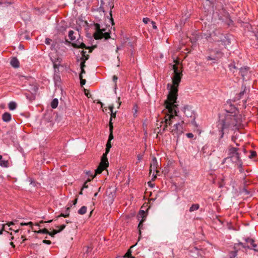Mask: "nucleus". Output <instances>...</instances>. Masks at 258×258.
Instances as JSON below:
<instances>
[{
	"instance_id": "6e6552de",
	"label": "nucleus",
	"mask_w": 258,
	"mask_h": 258,
	"mask_svg": "<svg viewBox=\"0 0 258 258\" xmlns=\"http://www.w3.org/2000/svg\"><path fill=\"white\" fill-rule=\"evenodd\" d=\"M244 240L246 242L245 243L242 242L235 243V248H236L237 246H239V245H240L245 249H253L254 251H258V250L255 249V247L257 246V245L255 243V240L254 239L251 238L247 237L244 238Z\"/></svg>"
},
{
	"instance_id": "cd10ccee",
	"label": "nucleus",
	"mask_w": 258,
	"mask_h": 258,
	"mask_svg": "<svg viewBox=\"0 0 258 258\" xmlns=\"http://www.w3.org/2000/svg\"><path fill=\"white\" fill-rule=\"evenodd\" d=\"M17 107V103L14 101H11L9 103V108L11 110H15Z\"/></svg>"
},
{
	"instance_id": "a18cd8bd",
	"label": "nucleus",
	"mask_w": 258,
	"mask_h": 258,
	"mask_svg": "<svg viewBox=\"0 0 258 258\" xmlns=\"http://www.w3.org/2000/svg\"><path fill=\"white\" fill-rule=\"evenodd\" d=\"M150 21V20L148 18H144L143 19V22L146 24H147Z\"/></svg>"
},
{
	"instance_id": "bf43d9fd",
	"label": "nucleus",
	"mask_w": 258,
	"mask_h": 258,
	"mask_svg": "<svg viewBox=\"0 0 258 258\" xmlns=\"http://www.w3.org/2000/svg\"><path fill=\"white\" fill-rule=\"evenodd\" d=\"M118 105L117 106V108H119L120 105H121V102L119 101V100H120V98L119 97L118 98Z\"/></svg>"
},
{
	"instance_id": "79ce46f5",
	"label": "nucleus",
	"mask_w": 258,
	"mask_h": 258,
	"mask_svg": "<svg viewBox=\"0 0 258 258\" xmlns=\"http://www.w3.org/2000/svg\"><path fill=\"white\" fill-rule=\"evenodd\" d=\"M56 42H53L51 45V46H50V49L53 50H56Z\"/></svg>"
},
{
	"instance_id": "f704fd0d",
	"label": "nucleus",
	"mask_w": 258,
	"mask_h": 258,
	"mask_svg": "<svg viewBox=\"0 0 258 258\" xmlns=\"http://www.w3.org/2000/svg\"><path fill=\"white\" fill-rule=\"evenodd\" d=\"M83 76L79 75V78L80 80V85L81 87H83L86 83V80L83 79Z\"/></svg>"
},
{
	"instance_id": "2f4dec72",
	"label": "nucleus",
	"mask_w": 258,
	"mask_h": 258,
	"mask_svg": "<svg viewBox=\"0 0 258 258\" xmlns=\"http://www.w3.org/2000/svg\"><path fill=\"white\" fill-rule=\"evenodd\" d=\"M19 61L16 57H13L10 61V64H19Z\"/></svg>"
},
{
	"instance_id": "bb28decb",
	"label": "nucleus",
	"mask_w": 258,
	"mask_h": 258,
	"mask_svg": "<svg viewBox=\"0 0 258 258\" xmlns=\"http://www.w3.org/2000/svg\"><path fill=\"white\" fill-rule=\"evenodd\" d=\"M200 208V205L198 204H192L189 209L190 212H194L198 210Z\"/></svg>"
},
{
	"instance_id": "4c0bfd02",
	"label": "nucleus",
	"mask_w": 258,
	"mask_h": 258,
	"mask_svg": "<svg viewBox=\"0 0 258 258\" xmlns=\"http://www.w3.org/2000/svg\"><path fill=\"white\" fill-rule=\"evenodd\" d=\"M60 66L62 67L63 66H53L54 73L59 74V67H60Z\"/></svg>"
},
{
	"instance_id": "09e8293b",
	"label": "nucleus",
	"mask_w": 258,
	"mask_h": 258,
	"mask_svg": "<svg viewBox=\"0 0 258 258\" xmlns=\"http://www.w3.org/2000/svg\"><path fill=\"white\" fill-rule=\"evenodd\" d=\"M42 242L44 244H50L51 243V242L50 240H43Z\"/></svg>"
},
{
	"instance_id": "5fc2aeb1",
	"label": "nucleus",
	"mask_w": 258,
	"mask_h": 258,
	"mask_svg": "<svg viewBox=\"0 0 258 258\" xmlns=\"http://www.w3.org/2000/svg\"><path fill=\"white\" fill-rule=\"evenodd\" d=\"M230 68V70H232V69H238L236 66L233 65V66H229Z\"/></svg>"
},
{
	"instance_id": "393cba45",
	"label": "nucleus",
	"mask_w": 258,
	"mask_h": 258,
	"mask_svg": "<svg viewBox=\"0 0 258 258\" xmlns=\"http://www.w3.org/2000/svg\"><path fill=\"white\" fill-rule=\"evenodd\" d=\"M53 80L55 85H57V83H59L61 80L60 76L59 74L56 73H54L53 76Z\"/></svg>"
},
{
	"instance_id": "72a5a7b5",
	"label": "nucleus",
	"mask_w": 258,
	"mask_h": 258,
	"mask_svg": "<svg viewBox=\"0 0 258 258\" xmlns=\"http://www.w3.org/2000/svg\"><path fill=\"white\" fill-rule=\"evenodd\" d=\"M37 233H42V234H48L49 233L48 230L47 229L44 228L43 229H40L38 231H36Z\"/></svg>"
},
{
	"instance_id": "ddd939ff",
	"label": "nucleus",
	"mask_w": 258,
	"mask_h": 258,
	"mask_svg": "<svg viewBox=\"0 0 258 258\" xmlns=\"http://www.w3.org/2000/svg\"><path fill=\"white\" fill-rule=\"evenodd\" d=\"M49 56L53 64H60L61 58L58 56V54L56 52L50 53Z\"/></svg>"
},
{
	"instance_id": "e2e57ef3",
	"label": "nucleus",
	"mask_w": 258,
	"mask_h": 258,
	"mask_svg": "<svg viewBox=\"0 0 258 258\" xmlns=\"http://www.w3.org/2000/svg\"><path fill=\"white\" fill-rule=\"evenodd\" d=\"M10 245H12V246L14 248L15 247V245H14V244L13 242H10Z\"/></svg>"
},
{
	"instance_id": "a211bd4d",
	"label": "nucleus",
	"mask_w": 258,
	"mask_h": 258,
	"mask_svg": "<svg viewBox=\"0 0 258 258\" xmlns=\"http://www.w3.org/2000/svg\"><path fill=\"white\" fill-rule=\"evenodd\" d=\"M12 118L11 114L9 112H5L2 115V119L5 122H9Z\"/></svg>"
},
{
	"instance_id": "f03ea898",
	"label": "nucleus",
	"mask_w": 258,
	"mask_h": 258,
	"mask_svg": "<svg viewBox=\"0 0 258 258\" xmlns=\"http://www.w3.org/2000/svg\"><path fill=\"white\" fill-rule=\"evenodd\" d=\"M171 70H173L172 84L168 83L167 88L169 90L168 99L171 101L177 100L178 91V86L182 77L183 68L179 66H171Z\"/></svg>"
},
{
	"instance_id": "603ef678",
	"label": "nucleus",
	"mask_w": 258,
	"mask_h": 258,
	"mask_svg": "<svg viewBox=\"0 0 258 258\" xmlns=\"http://www.w3.org/2000/svg\"><path fill=\"white\" fill-rule=\"evenodd\" d=\"M151 24L152 25L153 28L154 29H157V27L156 25V23L154 21H151Z\"/></svg>"
},
{
	"instance_id": "412c9836",
	"label": "nucleus",
	"mask_w": 258,
	"mask_h": 258,
	"mask_svg": "<svg viewBox=\"0 0 258 258\" xmlns=\"http://www.w3.org/2000/svg\"><path fill=\"white\" fill-rule=\"evenodd\" d=\"M113 108H114V106L113 105L110 106L109 107V109L110 110V111L111 112V114H110V120H109V123L110 122V121L112 122V118H115L116 117V111H113Z\"/></svg>"
},
{
	"instance_id": "774afa93",
	"label": "nucleus",
	"mask_w": 258,
	"mask_h": 258,
	"mask_svg": "<svg viewBox=\"0 0 258 258\" xmlns=\"http://www.w3.org/2000/svg\"><path fill=\"white\" fill-rule=\"evenodd\" d=\"M97 195H98V192H96V193L94 194V197H97Z\"/></svg>"
},
{
	"instance_id": "58836bf2",
	"label": "nucleus",
	"mask_w": 258,
	"mask_h": 258,
	"mask_svg": "<svg viewBox=\"0 0 258 258\" xmlns=\"http://www.w3.org/2000/svg\"><path fill=\"white\" fill-rule=\"evenodd\" d=\"M256 155V153L254 151H250V154L248 156L250 159L255 157Z\"/></svg>"
},
{
	"instance_id": "c756f323",
	"label": "nucleus",
	"mask_w": 258,
	"mask_h": 258,
	"mask_svg": "<svg viewBox=\"0 0 258 258\" xmlns=\"http://www.w3.org/2000/svg\"><path fill=\"white\" fill-rule=\"evenodd\" d=\"M71 207V206L70 207H69L67 208L66 210V212H65V214H62L61 213L59 216H58V217H69V212H70V207Z\"/></svg>"
},
{
	"instance_id": "8fccbe9b",
	"label": "nucleus",
	"mask_w": 258,
	"mask_h": 258,
	"mask_svg": "<svg viewBox=\"0 0 258 258\" xmlns=\"http://www.w3.org/2000/svg\"><path fill=\"white\" fill-rule=\"evenodd\" d=\"M85 251L86 252H89V251H91L92 249V248L91 247H89V246H86L85 247Z\"/></svg>"
},
{
	"instance_id": "9b49d317",
	"label": "nucleus",
	"mask_w": 258,
	"mask_h": 258,
	"mask_svg": "<svg viewBox=\"0 0 258 258\" xmlns=\"http://www.w3.org/2000/svg\"><path fill=\"white\" fill-rule=\"evenodd\" d=\"M146 214L144 210H140L138 215V219L140 220V223L138 225L140 235L141 234V230L143 228V222L146 219Z\"/></svg>"
},
{
	"instance_id": "69168bd1",
	"label": "nucleus",
	"mask_w": 258,
	"mask_h": 258,
	"mask_svg": "<svg viewBox=\"0 0 258 258\" xmlns=\"http://www.w3.org/2000/svg\"><path fill=\"white\" fill-rule=\"evenodd\" d=\"M244 190L245 194H249L248 191L246 189H244Z\"/></svg>"
},
{
	"instance_id": "2eb2a0df",
	"label": "nucleus",
	"mask_w": 258,
	"mask_h": 258,
	"mask_svg": "<svg viewBox=\"0 0 258 258\" xmlns=\"http://www.w3.org/2000/svg\"><path fill=\"white\" fill-rule=\"evenodd\" d=\"M247 91L248 92L249 91V89H247L245 84H242L241 87V91L237 95V99H240L242 98L244 94L247 93Z\"/></svg>"
},
{
	"instance_id": "473e14b6",
	"label": "nucleus",
	"mask_w": 258,
	"mask_h": 258,
	"mask_svg": "<svg viewBox=\"0 0 258 258\" xmlns=\"http://www.w3.org/2000/svg\"><path fill=\"white\" fill-rule=\"evenodd\" d=\"M133 110L134 116L135 117H136L137 116V112L138 111V106L137 105H135L134 106Z\"/></svg>"
},
{
	"instance_id": "49530a36",
	"label": "nucleus",
	"mask_w": 258,
	"mask_h": 258,
	"mask_svg": "<svg viewBox=\"0 0 258 258\" xmlns=\"http://www.w3.org/2000/svg\"><path fill=\"white\" fill-rule=\"evenodd\" d=\"M5 226L4 224H0V234L3 233V231L4 230Z\"/></svg>"
},
{
	"instance_id": "423d86ee",
	"label": "nucleus",
	"mask_w": 258,
	"mask_h": 258,
	"mask_svg": "<svg viewBox=\"0 0 258 258\" xmlns=\"http://www.w3.org/2000/svg\"><path fill=\"white\" fill-rule=\"evenodd\" d=\"M114 5L113 3L110 2L109 0H101L100 6L98 10L99 12H105L108 10H110L109 15L110 16V20L112 22V24L113 25V19L112 17V11L111 10L113 8Z\"/></svg>"
},
{
	"instance_id": "20e7f679",
	"label": "nucleus",
	"mask_w": 258,
	"mask_h": 258,
	"mask_svg": "<svg viewBox=\"0 0 258 258\" xmlns=\"http://www.w3.org/2000/svg\"><path fill=\"white\" fill-rule=\"evenodd\" d=\"M68 36L70 40L73 41L72 45L74 47L85 49L81 51L82 61L80 64H85V60H87L89 58L88 54L92 51L93 49L96 47V46L92 47L86 46L83 43V39L80 37L78 31H74L73 30H70L69 32Z\"/></svg>"
},
{
	"instance_id": "c03bdc74",
	"label": "nucleus",
	"mask_w": 258,
	"mask_h": 258,
	"mask_svg": "<svg viewBox=\"0 0 258 258\" xmlns=\"http://www.w3.org/2000/svg\"><path fill=\"white\" fill-rule=\"evenodd\" d=\"M51 41H52V40L51 39H50L49 38H47L45 39V43L47 45H49V44H50Z\"/></svg>"
},
{
	"instance_id": "b1692460",
	"label": "nucleus",
	"mask_w": 258,
	"mask_h": 258,
	"mask_svg": "<svg viewBox=\"0 0 258 258\" xmlns=\"http://www.w3.org/2000/svg\"><path fill=\"white\" fill-rule=\"evenodd\" d=\"M135 246V245H133L127 251V252H126V253L125 254V255L123 256V257L124 258H126V257H130V258H136L135 256H133L132 255V250H131V248L134 247Z\"/></svg>"
},
{
	"instance_id": "4468645a",
	"label": "nucleus",
	"mask_w": 258,
	"mask_h": 258,
	"mask_svg": "<svg viewBox=\"0 0 258 258\" xmlns=\"http://www.w3.org/2000/svg\"><path fill=\"white\" fill-rule=\"evenodd\" d=\"M223 55V53L221 51H217L215 53V56H213L212 54L210 56H208L207 57V60H215L213 62L216 63L217 62V61Z\"/></svg>"
},
{
	"instance_id": "f257e3e1",
	"label": "nucleus",
	"mask_w": 258,
	"mask_h": 258,
	"mask_svg": "<svg viewBox=\"0 0 258 258\" xmlns=\"http://www.w3.org/2000/svg\"><path fill=\"white\" fill-rule=\"evenodd\" d=\"M224 107V112L220 114L217 124L220 139L223 137L225 132L238 130L241 124V118L236 115L237 109L235 106L227 102Z\"/></svg>"
},
{
	"instance_id": "052dcab7",
	"label": "nucleus",
	"mask_w": 258,
	"mask_h": 258,
	"mask_svg": "<svg viewBox=\"0 0 258 258\" xmlns=\"http://www.w3.org/2000/svg\"><path fill=\"white\" fill-rule=\"evenodd\" d=\"M235 140H236V138L234 137V136H232L231 137V140L233 142H235Z\"/></svg>"
},
{
	"instance_id": "7ed1b4c3",
	"label": "nucleus",
	"mask_w": 258,
	"mask_h": 258,
	"mask_svg": "<svg viewBox=\"0 0 258 258\" xmlns=\"http://www.w3.org/2000/svg\"><path fill=\"white\" fill-rule=\"evenodd\" d=\"M176 100L171 101L168 99L165 101L166 108L168 109V113L166 115L164 121L161 123L163 124L162 130H160L161 134H162L168 131V126H171L172 124L179 121L177 120L178 116L177 113L178 112V105L176 104Z\"/></svg>"
},
{
	"instance_id": "dca6fc26",
	"label": "nucleus",
	"mask_w": 258,
	"mask_h": 258,
	"mask_svg": "<svg viewBox=\"0 0 258 258\" xmlns=\"http://www.w3.org/2000/svg\"><path fill=\"white\" fill-rule=\"evenodd\" d=\"M249 71V67L247 66L241 67L239 69V74L241 75L243 80L245 79V76H246Z\"/></svg>"
},
{
	"instance_id": "680f3d73",
	"label": "nucleus",
	"mask_w": 258,
	"mask_h": 258,
	"mask_svg": "<svg viewBox=\"0 0 258 258\" xmlns=\"http://www.w3.org/2000/svg\"><path fill=\"white\" fill-rule=\"evenodd\" d=\"M21 238L23 239V242H24L26 239L24 237V236L22 235Z\"/></svg>"
},
{
	"instance_id": "a878e982",
	"label": "nucleus",
	"mask_w": 258,
	"mask_h": 258,
	"mask_svg": "<svg viewBox=\"0 0 258 258\" xmlns=\"http://www.w3.org/2000/svg\"><path fill=\"white\" fill-rule=\"evenodd\" d=\"M58 104V99L57 98H54L52 100L50 105H51V107H52V108L55 109L57 107Z\"/></svg>"
},
{
	"instance_id": "4d7b16f0",
	"label": "nucleus",
	"mask_w": 258,
	"mask_h": 258,
	"mask_svg": "<svg viewBox=\"0 0 258 258\" xmlns=\"http://www.w3.org/2000/svg\"><path fill=\"white\" fill-rule=\"evenodd\" d=\"M11 3L10 2H0V4H5L6 5H10Z\"/></svg>"
},
{
	"instance_id": "9d476101",
	"label": "nucleus",
	"mask_w": 258,
	"mask_h": 258,
	"mask_svg": "<svg viewBox=\"0 0 258 258\" xmlns=\"http://www.w3.org/2000/svg\"><path fill=\"white\" fill-rule=\"evenodd\" d=\"M183 121H178L173 124V125L170 126L169 131L172 133L173 135L176 134L177 136L181 135L183 133Z\"/></svg>"
},
{
	"instance_id": "3c124183",
	"label": "nucleus",
	"mask_w": 258,
	"mask_h": 258,
	"mask_svg": "<svg viewBox=\"0 0 258 258\" xmlns=\"http://www.w3.org/2000/svg\"><path fill=\"white\" fill-rule=\"evenodd\" d=\"M186 135L188 138H192L194 136L192 133H187Z\"/></svg>"
},
{
	"instance_id": "864d4df0",
	"label": "nucleus",
	"mask_w": 258,
	"mask_h": 258,
	"mask_svg": "<svg viewBox=\"0 0 258 258\" xmlns=\"http://www.w3.org/2000/svg\"><path fill=\"white\" fill-rule=\"evenodd\" d=\"M142 158H143V155H142L139 154L137 156V158H138V160L139 162L141 161V160L142 159Z\"/></svg>"
},
{
	"instance_id": "7c9ffc66",
	"label": "nucleus",
	"mask_w": 258,
	"mask_h": 258,
	"mask_svg": "<svg viewBox=\"0 0 258 258\" xmlns=\"http://www.w3.org/2000/svg\"><path fill=\"white\" fill-rule=\"evenodd\" d=\"M96 170H95V174L93 175V173H92L91 171H87L86 172V175H88V176L89 177H90L91 178H90L91 180L93 179L94 178V177L95 176V175L96 174H97L98 173L96 172Z\"/></svg>"
},
{
	"instance_id": "338daca9",
	"label": "nucleus",
	"mask_w": 258,
	"mask_h": 258,
	"mask_svg": "<svg viewBox=\"0 0 258 258\" xmlns=\"http://www.w3.org/2000/svg\"><path fill=\"white\" fill-rule=\"evenodd\" d=\"M15 68H18L20 66H12Z\"/></svg>"
},
{
	"instance_id": "13d9d810",
	"label": "nucleus",
	"mask_w": 258,
	"mask_h": 258,
	"mask_svg": "<svg viewBox=\"0 0 258 258\" xmlns=\"http://www.w3.org/2000/svg\"><path fill=\"white\" fill-rule=\"evenodd\" d=\"M30 181H31L30 184H32L33 185H34H34H35V181H34L33 180H32V179H30Z\"/></svg>"
},
{
	"instance_id": "0eeeda50",
	"label": "nucleus",
	"mask_w": 258,
	"mask_h": 258,
	"mask_svg": "<svg viewBox=\"0 0 258 258\" xmlns=\"http://www.w3.org/2000/svg\"><path fill=\"white\" fill-rule=\"evenodd\" d=\"M240 149L238 148L229 146L228 148V157L232 163L237 162L241 159L240 157Z\"/></svg>"
},
{
	"instance_id": "ea45409f",
	"label": "nucleus",
	"mask_w": 258,
	"mask_h": 258,
	"mask_svg": "<svg viewBox=\"0 0 258 258\" xmlns=\"http://www.w3.org/2000/svg\"><path fill=\"white\" fill-rule=\"evenodd\" d=\"M58 232H59L57 230H53L52 232H49L48 234L50 235L51 237H54V235Z\"/></svg>"
},
{
	"instance_id": "5701e85b",
	"label": "nucleus",
	"mask_w": 258,
	"mask_h": 258,
	"mask_svg": "<svg viewBox=\"0 0 258 258\" xmlns=\"http://www.w3.org/2000/svg\"><path fill=\"white\" fill-rule=\"evenodd\" d=\"M8 164V161L7 160H4L3 159V156L0 155V166L4 167H7Z\"/></svg>"
},
{
	"instance_id": "aec40b11",
	"label": "nucleus",
	"mask_w": 258,
	"mask_h": 258,
	"mask_svg": "<svg viewBox=\"0 0 258 258\" xmlns=\"http://www.w3.org/2000/svg\"><path fill=\"white\" fill-rule=\"evenodd\" d=\"M234 163L237 166V168L238 169L240 173L243 172L244 170L243 169V162L242 160H239L237 162H235Z\"/></svg>"
},
{
	"instance_id": "de8ad7c7",
	"label": "nucleus",
	"mask_w": 258,
	"mask_h": 258,
	"mask_svg": "<svg viewBox=\"0 0 258 258\" xmlns=\"http://www.w3.org/2000/svg\"><path fill=\"white\" fill-rule=\"evenodd\" d=\"M21 226H26V225H32V223L31 222H28V223H21Z\"/></svg>"
},
{
	"instance_id": "4be33fe9",
	"label": "nucleus",
	"mask_w": 258,
	"mask_h": 258,
	"mask_svg": "<svg viewBox=\"0 0 258 258\" xmlns=\"http://www.w3.org/2000/svg\"><path fill=\"white\" fill-rule=\"evenodd\" d=\"M109 126L110 134L109 135L108 141L111 142V141L113 139V134H112L113 123L111 121H110V123L109 124Z\"/></svg>"
},
{
	"instance_id": "f8f14e48",
	"label": "nucleus",
	"mask_w": 258,
	"mask_h": 258,
	"mask_svg": "<svg viewBox=\"0 0 258 258\" xmlns=\"http://www.w3.org/2000/svg\"><path fill=\"white\" fill-rule=\"evenodd\" d=\"M183 111L186 116L187 117H190L192 120L195 121L196 116L195 113L192 110V107L190 105H185L183 108Z\"/></svg>"
},
{
	"instance_id": "a19ab883",
	"label": "nucleus",
	"mask_w": 258,
	"mask_h": 258,
	"mask_svg": "<svg viewBox=\"0 0 258 258\" xmlns=\"http://www.w3.org/2000/svg\"><path fill=\"white\" fill-rule=\"evenodd\" d=\"M90 181H91V179H89V178L87 179V181H86L84 183V184H83V186H82V190H83V189H84V188H88V184H87V183H88V182Z\"/></svg>"
},
{
	"instance_id": "0e129e2a",
	"label": "nucleus",
	"mask_w": 258,
	"mask_h": 258,
	"mask_svg": "<svg viewBox=\"0 0 258 258\" xmlns=\"http://www.w3.org/2000/svg\"><path fill=\"white\" fill-rule=\"evenodd\" d=\"M77 199H76L74 201V203H73V205H76L77 202Z\"/></svg>"
},
{
	"instance_id": "e433bc0d",
	"label": "nucleus",
	"mask_w": 258,
	"mask_h": 258,
	"mask_svg": "<svg viewBox=\"0 0 258 258\" xmlns=\"http://www.w3.org/2000/svg\"><path fill=\"white\" fill-rule=\"evenodd\" d=\"M55 227H56V228H58V230H58V231L59 232H61V231H62V230L65 228V227H66V225H64V224H62V225H60V226H55Z\"/></svg>"
},
{
	"instance_id": "c85d7f7f",
	"label": "nucleus",
	"mask_w": 258,
	"mask_h": 258,
	"mask_svg": "<svg viewBox=\"0 0 258 258\" xmlns=\"http://www.w3.org/2000/svg\"><path fill=\"white\" fill-rule=\"evenodd\" d=\"M87 209V207L83 206L78 211V213L80 215H84L86 213Z\"/></svg>"
},
{
	"instance_id": "39448f33",
	"label": "nucleus",
	"mask_w": 258,
	"mask_h": 258,
	"mask_svg": "<svg viewBox=\"0 0 258 258\" xmlns=\"http://www.w3.org/2000/svg\"><path fill=\"white\" fill-rule=\"evenodd\" d=\"M111 148V145L110 141H107L106 144V147L105 150V153H103L101 157V162L96 170V172L97 173H101L102 171L106 169L108 166V161L107 158V155L110 151V149Z\"/></svg>"
},
{
	"instance_id": "c9c22d12",
	"label": "nucleus",
	"mask_w": 258,
	"mask_h": 258,
	"mask_svg": "<svg viewBox=\"0 0 258 258\" xmlns=\"http://www.w3.org/2000/svg\"><path fill=\"white\" fill-rule=\"evenodd\" d=\"M117 79H118V78L116 76L114 75L113 76L112 80H113V82L114 83V89L115 90H116V88H117L116 82H117Z\"/></svg>"
},
{
	"instance_id": "6ab92c4d",
	"label": "nucleus",
	"mask_w": 258,
	"mask_h": 258,
	"mask_svg": "<svg viewBox=\"0 0 258 258\" xmlns=\"http://www.w3.org/2000/svg\"><path fill=\"white\" fill-rule=\"evenodd\" d=\"M238 246H237V247L236 248H235V245H234V247H233L234 250L232 251H231L229 253V258H235L237 256V253L238 250Z\"/></svg>"
},
{
	"instance_id": "37998d69",
	"label": "nucleus",
	"mask_w": 258,
	"mask_h": 258,
	"mask_svg": "<svg viewBox=\"0 0 258 258\" xmlns=\"http://www.w3.org/2000/svg\"><path fill=\"white\" fill-rule=\"evenodd\" d=\"M81 66V73L80 74H79V75H82L83 76V74H85V71L84 70V67L86 66Z\"/></svg>"
},
{
	"instance_id": "6e6d98bb",
	"label": "nucleus",
	"mask_w": 258,
	"mask_h": 258,
	"mask_svg": "<svg viewBox=\"0 0 258 258\" xmlns=\"http://www.w3.org/2000/svg\"><path fill=\"white\" fill-rule=\"evenodd\" d=\"M227 160H230V159H229V158L228 157V156L227 157L225 158H224V159H223V161H222V164H224L226 162V161Z\"/></svg>"
},
{
	"instance_id": "1a4fd4ad",
	"label": "nucleus",
	"mask_w": 258,
	"mask_h": 258,
	"mask_svg": "<svg viewBox=\"0 0 258 258\" xmlns=\"http://www.w3.org/2000/svg\"><path fill=\"white\" fill-rule=\"evenodd\" d=\"M94 28L95 29V32L94 34L95 39H99L104 38L105 39H107L110 38L109 33L104 32L105 31L104 29H101L99 24H95Z\"/></svg>"
},
{
	"instance_id": "f3484780",
	"label": "nucleus",
	"mask_w": 258,
	"mask_h": 258,
	"mask_svg": "<svg viewBox=\"0 0 258 258\" xmlns=\"http://www.w3.org/2000/svg\"><path fill=\"white\" fill-rule=\"evenodd\" d=\"M158 167V162L157 160V159L156 157H154L152 159V162L151 163L150 165V172H151L152 170L156 171L157 172L158 171L157 170Z\"/></svg>"
}]
</instances>
